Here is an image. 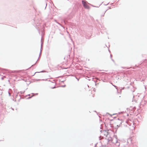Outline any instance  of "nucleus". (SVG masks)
Instances as JSON below:
<instances>
[{"label": "nucleus", "mask_w": 147, "mask_h": 147, "mask_svg": "<svg viewBox=\"0 0 147 147\" xmlns=\"http://www.w3.org/2000/svg\"><path fill=\"white\" fill-rule=\"evenodd\" d=\"M82 3L83 4V5L85 9H90V7L89 6L88 3L87 2L85 1H82Z\"/></svg>", "instance_id": "f257e3e1"}, {"label": "nucleus", "mask_w": 147, "mask_h": 147, "mask_svg": "<svg viewBox=\"0 0 147 147\" xmlns=\"http://www.w3.org/2000/svg\"><path fill=\"white\" fill-rule=\"evenodd\" d=\"M108 140L109 142H111L112 143H114L113 141V139L111 137H109L108 138Z\"/></svg>", "instance_id": "f03ea898"}, {"label": "nucleus", "mask_w": 147, "mask_h": 147, "mask_svg": "<svg viewBox=\"0 0 147 147\" xmlns=\"http://www.w3.org/2000/svg\"><path fill=\"white\" fill-rule=\"evenodd\" d=\"M98 144H96V147H97V145Z\"/></svg>", "instance_id": "7ed1b4c3"}, {"label": "nucleus", "mask_w": 147, "mask_h": 147, "mask_svg": "<svg viewBox=\"0 0 147 147\" xmlns=\"http://www.w3.org/2000/svg\"><path fill=\"white\" fill-rule=\"evenodd\" d=\"M31 67V66L30 67L28 68V69H29V68H30V67Z\"/></svg>", "instance_id": "20e7f679"}]
</instances>
